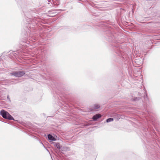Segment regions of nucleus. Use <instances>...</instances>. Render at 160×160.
Instances as JSON below:
<instances>
[{"label": "nucleus", "mask_w": 160, "mask_h": 160, "mask_svg": "<svg viewBox=\"0 0 160 160\" xmlns=\"http://www.w3.org/2000/svg\"><path fill=\"white\" fill-rule=\"evenodd\" d=\"M100 106L98 104H95L92 106V110L99 108Z\"/></svg>", "instance_id": "6"}, {"label": "nucleus", "mask_w": 160, "mask_h": 160, "mask_svg": "<svg viewBox=\"0 0 160 160\" xmlns=\"http://www.w3.org/2000/svg\"><path fill=\"white\" fill-rule=\"evenodd\" d=\"M25 74V72L23 71L15 72L11 73L12 75L16 77H21L23 76Z\"/></svg>", "instance_id": "2"}, {"label": "nucleus", "mask_w": 160, "mask_h": 160, "mask_svg": "<svg viewBox=\"0 0 160 160\" xmlns=\"http://www.w3.org/2000/svg\"><path fill=\"white\" fill-rule=\"evenodd\" d=\"M113 119L112 118H109L107 119L106 120V122H112L113 121Z\"/></svg>", "instance_id": "7"}, {"label": "nucleus", "mask_w": 160, "mask_h": 160, "mask_svg": "<svg viewBox=\"0 0 160 160\" xmlns=\"http://www.w3.org/2000/svg\"><path fill=\"white\" fill-rule=\"evenodd\" d=\"M0 114L4 118L9 120H13V117L8 112L4 110H2L1 111Z\"/></svg>", "instance_id": "1"}, {"label": "nucleus", "mask_w": 160, "mask_h": 160, "mask_svg": "<svg viewBox=\"0 0 160 160\" xmlns=\"http://www.w3.org/2000/svg\"><path fill=\"white\" fill-rule=\"evenodd\" d=\"M101 117V115L99 114H97L93 116L92 117L93 120L94 121H96L98 119Z\"/></svg>", "instance_id": "4"}, {"label": "nucleus", "mask_w": 160, "mask_h": 160, "mask_svg": "<svg viewBox=\"0 0 160 160\" xmlns=\"http://www.w3.org/2000/svg\"><path fill=\"white\" fill-rule=\"evenodd\" d=\"M54 145L56 147H57L58 149L59 150L61 149V150L62 151H65L69 150V148L67 147H61L59 144L58 143H55Z\"/></svg>", "instance_id": "3"}, {"label": "nucleus", "mask_w": 160, "mask_h": 160, "mask_svg": "<svg viewBox=\"0 0 160 160\" xmlns=\"http://www.w3.org/2000/svg\"><path fill=\"white\" fill-rule=\"evenodd\" d=\"M48 137L49 140L50 141H55L57 140V139L55 137L52 136L51 134H48Z\"/></svg>", "instance_id": "5"}]
</instances>
